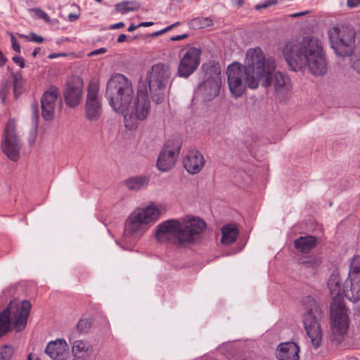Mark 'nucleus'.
Wrapping results in <instances>:
<instances>
[{
  "label": "nucleus",
  "instance_id": "f257e3e1",
  "mask_svg": "<svg viewBox=\"0 0 360 360\" xmlns=\"http://www.w3.org/2000/svg\"><path fill=\"white\" fill-rule=\"evenodd\" d=\"M274 68V60L266 59L260 48L248 49L244 65L235 62L227 68V82L231 96L241 97L247 87L256 89L261 81L264 87L269 86L271 73Z\"/></svg>",
  "mask_w": 360,
  "mask_h": 360
},
{
  "label": "nucleus",
  "instance_id": "f03ea898",
  "mask_svg": "<svg viewBox=\"0 0 360 360\" xmlns=\"http://www.w3.org/2000/svg\"><path fill=\"white\" fill-rule=\"evenodd\" d=\"M105 96L112 109L123 115L128 129L135 128L138 121L144 120L149 113L150 105L146 88L139 89L134 98L132 84L122 74H115L108 80Z\"/></svg>",
  "mask_w": 360,
  "mask_h": 360
},
{
  "label": "nucleus",
  "instance_id": "7ed1b4c3",
  "mask_svg": "<svg viewBox=\"0 0 360 360\" xmlns=\"http://www.w3.org/2000/svg\"><path fill=\"white\" fill-rule=\"evenodd\" d=\"M283 55L294 71L307 69L315 76L325 75L328 64L323 51V42L315 37H304L301 41L291 39L283 48Z\"/></svg>",
  "mask_w": 360,
  "mask_h": 360
},
{
  "label": "nucleus",
  "instance_id": "20e7f679",
  "mask_svg": "<svg viewBox=\"0 0 360 360\" xmlns=\"http://www.w3.org/2000/svg\"><path fill=\"white\" fill-rule=\"evenodd\" d=\"M206 228L205 221L191 214L167 219L156 226L155 239L160 243H195Z\"/></svg>",
  "mask_w": 360,
  "mask_h": 360
},
{
  "label": "nucleus",
  "instance_id": "39448f33",
  "mask_svg": "<svg viewBox=\"0 0 360 360\" xmlns=\"http://www.w3.org/2000/svg\"><path fill=\"white\" fill-rule=\"evenodd\" d=\"M328 288L332 297L330 304V340L340 342L349 326V316L342 297V281L338 273L333 272L328 281Z\"/></svg>",
  "mask_w": 360,
  "mask_h": 360
},
{
  "label": "nucleus",
  "instance_id": "423d86ee",
  "mask_svg": "<svg viewBox=\"0 0 360 360\" xmlns=\"http://www.w3.org/2000/svg\"><path fill=\"white\" fill-rule=\"evenodd\" d=\"M165 212L163 205H157L153 202H150L146 206L136 208L126 220L125 230L131 234L142 236Z\"/></svg>",
  "mask_w": 360,
  "mask_h": 360
},
{
  "label": "nucleus",
  "instance_id": "0eeeda50",
  "mask_svg": "<svg viewBox=\"0 0 360 360\" xmlns=\"http://www.w3.org/2000/svg\"><path fill=\"white\" fill-rule=\"evenodd\" d=\"M32 304L28 300L20 304L11 302L7 309L0 313V337L4 335L13 328L16 332L22 330L26 325Z\"/></svg>",
  "mask_w": 360,
  "mask_h": 360
},
{
  "label": "nucleus",
  "instance_id": "6e6552de",
  "mask_svg": "<svg viewBox=\"0 0 360 360\" xmlns=\"http://www.w3.org/2000/svg\"><path fill=\"white\" fill-rule=\"evenodd\" d=\"M355 30L347 26H334L328 31L331 49L339 57L352 56L356 48Z\"/></svg>",
  "mask_w": 360,
  "mask_h": 360
},
{
  "label": "nucleus",
  "instance_id": "1a4fd4ad",
  "mask_svg": "<svg viewBox=\"0 0 360 360\" xmlns=\"http://www.w3.org/2000/svg\"><path fill=\"white\" fill-rule=\"evenodd\" d=\"M305 312L302 314V323L304 330L310 339L311 345L315 349L321 347L323 340V331L317 316L321 314V308L316 301L311 297H307L304 300Z\"/></svg>",
  "mask_w": 360,
  "mask_h": 360
},
{
  "label": "nucleus",
  "instance_id": "9d476101",
  "mask_svg": "<svg viewBox=\"0 0 360 360\" xmlns=\"http://www.w3.org/2000/svg\"><path fill=\"white\" fill-rule=\"evenodd\" d=\"M171 69L169 65L159 63L153 65L147 72L146 79L150 92L158 91L152 95V99L156 103L162 102L164 96L160 91H163L169 82Z\"/></svg>",
  "mask_w": 360,
  "mask_h": 360
},
{
  "label": "nucleus",
  "instance_id": "9b49d317",
  "mask_svg": "<svg viewBox=\"0 0 360 360\" xmlns=\"http://www.w3.org/2000/svg\"><path fill=\"white\" fill-rule=\"evenodd\" d=\"M1 148L9 160L13 162L19 160L22 142L13 120H9L5 126Z\"/></svg>",
  "mask_w": 360,
  "mask_h": 360
},
{
  "label": "nucleus",
  "instance_id": "f8f14e48",
  "mask_svg": "<svg viewBox=\"0 0 360 360\" xmlns=\"http://www.w3.org/2000/svg\"><path fill=\"white\" fill-rule=\"evenodd\" d=\"M221 84L220 69L217 67H211L207 70L205 79L199 85L198 92L202 95L204 100L211 101L219 94Z\"/></svg>",
  "mask_w": 360,
  "mask_h": 360
},
{
  "label": "nucleus",
  "instance_id": "ddd939ff",
  "mask_svg": "<svg viewBox=\"0 0 360 360\" xmlns=\"http://www.w3.org/2000/svg\"><path fill=\"white\" fill-rule=\"evenodd\" d=\"M202 51L196 47H189L180 58L177 69V75L181 77L187 78L192 75L200 63Z\"/></svg>",
  "mask_w": 360,
  "mask_h": 360
},
{
  "label": "nucleus",
  "instance_id": "4468645a",
  "mask_svg": "<svg viewBox=\"0 0 360 360\" xmlns=\"http://www.w3.org/2000/svg\"><path fill=\"white\" fill-rule=\"evenodd\" d=\"M86 116L89 120H97L102 113L101 99L98 96V85L89 84L85 104Z\"/></svg>",
  "mask_w": 360,
  "mask_h": 360
},
{
  "label": "nucleus",
  "instance_id": "2eb2a0df",
  "mask_svg": "<svg viewBox=\"0 0 360 360\" xmlns=\"http://www.w3.org/2000/svg\"><path fill=\"white\" fill-rule=\"evenodd\" d=\"M60 103V91L55 86H50L41 98L42 116L46 120H51L54 117L56 105Z\"/></svg>",
  "mask_w": 360,
  "mask_h": 360
},
{
  "label": "nucleus",
  "instance_id": "dca6fc26",
  "mask_svg": "<svg viewBox=\"0 0 360 360\" xmlns=\"http://www.w3.org/2000/svg\"><path fill=\"white\" fill-rule=\"evenodd\" d=\"M180 151V146L176 143L174 146L166 145L161 150L158 160L157 167L161 172L170 170L175 165L177 156Z\"/></svg>",
  "mask_w": 360,
  "mask_h": 360
},
{
  "label": "nucleus",
  "instance_id": "f3484780",
  "mask_svg": "<svg viewBox=\"0 0 360 360\" xmlns=\"http://www.w3.org/2000/svg\"><path fill=\"white\" fill-rule=\"evenodd\" d=\"M182 164L186 171L193 175L202 171L205 165V159L200 151L190 150L184 156Z\"/></svg>",
  "mask_w": 360,
  "mask_h": 360
},
{
  "label": "nucleus",
  "instance_id": "a211bd4d",
  "mask_svg": "<svg viewBox=\"0 0 360 360\" xmlns=\"http://www.w3.org/2000/svg\"><path fill=\"white\" fill-rule=\"evenodd\" d=\"M45 353L53 360H64L69 355V346L64 339H57L48 343Z\"/></svg>",
  "mask_w": 360,
  "mask_h": 360
},
{
  "label": "nucleus",
  "instance_id": "6ab92c4d",
  "mask_svg": "<svg viewBox=\"0 0 360 360\" xmlns=\"http://www.w3.org/2000/svg\"><path fill=\"white\" fill-rule=\"evenodd\" d=\"M82 84L79 78L68 84L64 93L65 103L70 107H75L82 100Z\"/></svg>",
  "mask_w": 360,
  "mask_h": 360
},
{
  "label": "nucleus",
  "instance_id": "aec40b11",
  "mask_svg": "<svg viewBox=\"0 0 360 360\" xmlns=\"http://www.w3.org/2000/svg\"><path fill=\"white\" fill-rule=\"evenodd\" d=\"M271 84L274 85V90L278 96H285L290 89V79L281 72H275V69L271 73Z\"/></svg>",
  "mask_w": 360,
  "mask_h": 360
},
{
  "label": "nucleus",
  "instance_id": "412c9836",
  "mask_svg": "<svg viewBox=\"0 0 360 360\" xmlns=\"http://www.w3.org/2000/svg\"><path fill=\"white\" fill-rule=\"evenodd\" d=\"M300 347L293 342H285L278 345L276 356L279 360H298Z\"/></svg>",
  "mask_w": 360,
  "mask_h": 360
},
{
  "label": "nucleus",
  "instance_id": "4be33fe9",
  "mask_svg": "<svg viewBox=\"0 0 360 360\" xmlns=\"http://www.w3.org/2000/svg\"><path fill=\"white\" fill-rule=\"evenodd\" d=\"M316 245L317 239L312 236H300L294 241V245L296 250L302 253L310 252Z\"/></svg>",
  "mask_w": 360,
  "mask_h": 360
},
{
  "label": "nucleus",
  "instance_id": "5701e85b",
  "mask_svg": "<svg viewBox=\"0 0 360 360\" xmlns=\"http://www.w3.org/2000/svg\"><path fill=\"white\" fill-rule=\"evenodd\" d=\"M221 231L222 235L221 243L224 245H229L235 242L239 233L236 226L233 224L223 226Z\"/></svg>",
  "mask_w": 360,
  "mask_h": 360
},
{
  "label": "nucleus",
  "instance_id": "b1692460",
  "mask_svg": "<svg viewBox=\"0 0 360 360\" xmlns=\"http://www.w3.org/2000/svg\"><path fill=\"white\" fill-rule=\"evenodd\" d=\"M349 288L344 289L345 297L353 302L360 300V277L349 279Z\"/></svg>",
  "mask_w": 360,
  "mask_h": 360
},
{
  "label": "nucleus",
  "instance_id": "393cba45",
  "mask_svg": "<svg viewBox=\"0 0 360 360\" xmlns=\"http://www.w3.org/2000/svg\"><path fill=\"white\" fill-rule=\"evenodd\" d=\"M299 263L307 269L316 270L321 264L322 259L318 255H307L299 259Z\"/></svg>",
  "mask_w": 360,
  "mask_h": 360
},
{
  "label": "nucleus",
  "instance_id": "a878e982",
  "mask_svg": "<svg viewBox=\"0 0 360 360\" xmlns=\"http://www.w3.org/2000/svg\"><path fill=\"white\" fill-rule=\"evenodd\" d=\"M148 184V179L145 176H135L126 181V186L130 190L138 191Z\"/></svg>",
  "mask_w": 360,
  "mask_h": 360
},
{
  "label": "nucleus",
  "instance_id": "bb28decb",
  "mask_svg": "<svg viewBox=\"0 0 360 360\" xmlns=\"http://www.w3.org/2000/svg\"><path fill=\"white\" fill-rule=\"evenodd\" d=\"M89 345L82 340H76L73 342L72 352L75 356L82 358L89 351Z\"/></svg>",
  "mask_w": 360,
  "mask_h": 360
},
{
  "label": "nucleus",
  "instance_id": "cd10ccee",
  "mask_svg": "<svg viewBox=\"0 0 360 360\" xmlns=\"http://www.w3.org/2000/svg\"><path fill=\"white\" fill-rule=\"evenodd\" d=\"M190 26L194 29H203L213 25V21L210 18L198 17L191 20Z\"/></svg>",
  "mask_w": 360,
  "mask_h": 360
},
{
  "label": "nucleus",
  "instance_id": "c85d7f7f",
  "mask_svg": "<svg viewBox=\"0 0 360 360\" xmlns=\"http://www.w3.org/2000/svg\"><path fill=\"white\" fill-rule=\"evenodd\" d=\"M139 6L133 1H122L117 4L115 6V9L120 13H126L129 11H133L138 9Z\"/></svg>",
  "mask_w": 360,
  "mask_h": 360
},
{
  "label": "nucleus",
  "instance_id": "c756f323",
  "mask_svg": "<svg viewBox=\"0 0 360 360\" xmlns=\"http://www.w3.org/2000/svg\"><path fill=\"white\" fill-rule=\"evenodd\" d=\"M360 277V256L354 257L351 262L349 279Z\"/></svg>",
  "mask_w": 360,
  "mask_h": 360
},
{
  "label": "nucleus",
  "instance_id": "7c9ffc66",
  "mask_svg": "<svg viewBox=\"0 0 360 360\" xmlns=\"http://www.w3.org/2000/svg\"><path fill=\"white\" fill-rule=\"evenodd\" d=\"M14 353V349L9 345L0 347V360H10Z\"/></svg>",
  "mask_w": 360,
  "mask_h": 360
},
{
  "label": "nucleus",
  "instance_id": "2f4dec72",
  "mask_svg": "<svg viewBox=\"0 0 360 360\" xmlns=\"http://www.w3.org/2000/svg\"><path fill=\"white\" fill-rule=\"evenodd\" d=\"M13 94L15 97H18L20 93L21 89L22 88V80L20 75H13Z\"/></svg>",
  "mask_w": 360,
  "mask_h": 360
},
{
  "label": "nucleus",
  "instance_id": "473e14b6",
  "mask_svg": "<svg viewBox=\"0 0 360 360\" xmlns=\"http://www.w3.org/2000/svg\"><path fill=\"white\" fill-rule=\"evenodd\" d=\"M30 13H33L35 18L43 19L46 22H50L51 20L47 13L40 8H32L30 10Z\"/></svg>",
  "mask_w": 360,
  "mask_h": 360
},
{
  "label": "nucleus",
  "instance_id": "72a5a7b5",
  "mask_svg": "<svg viewBox=\"0 0 360 360\" xmlns=\"http://www.w3.org/2000/svg\"><path fill=\"white\" fill-rule=\"evenodd\" d=\"M351 67L358 73H360V53L356 52V54L350 60Z\"/></svg>",
  "mask_w": 360,
  "mask_h": 360
},
{
  "label": "nucleus",
  "instance_id": "f704fd0d",
  "mask_svg": "<svg viewBox=\"0 0 360 360\" xmlns=\"http://www.w3.org/2000/svg\"><path fill=\"white\" fill-rule=\"evenodd\" d=\"M91 328V322L88 319H82L77 323V328L81 332H86Z\"/></svg>",
  "mask_w": 360,
  "mask_h": 360
},
{
  "label": "nucleus",
  "instance_id": "c9c22d12",
  "mask_svg": "<svg viewBox=\"0 0 360 360\" xmlns=\"http://www.w3.org/2000/svg\"><path fill=\"white\" fill-rule=\"evenodd\" d=\"M31 111H32V115L33 125L34 126V127H37V124H38V118H39V110H38V105L37 103H34L32 104Z\"/></svg>",
  "mask_w": 360,
  "mask_h": 360
},
{
  "label": "nucleus",
  "instance_id": "e433bc0d",
  "mask_svg": "<svg viewBox=\"0 0 360 360\" xmlns=\"http://www.w3.org/2000/svg\"><path fill=\"white\" fill-rule=\"evenodd\" d=\"M278 0H266L262 4H257L255 6L256 10H261L263 8H266L269 6H274L277 4Z\"/></svg>",
  "mask_w": 360,
  "mask_h": 360
},
{
  "label": "nucleus",
  "instance_id": "4c0bfd02",
  "mask_svg": "<svg viewBox=\"0 0 360 360\" xmlns=\"http://www.w3.org/2000/svg\"><path fill=\"white\" fill-rule=\"evenodd\" d=\"M9 85L8 83L3 84L1 89H0V98L3 103H5L6 96L9 92Z\"/></svg>",
  "mask_w": 360,
  "mask_h": 360
},
{
  "label": "nucleus",
  "instance_id": "58836bf2",
  "mask_svg": "<svg viewBox=\"0 0 360 360\" xmlns=\"http://www.w3.org/2000/svg\"><path fill=\"white\" fill-rule=\"evenodd\" d=\"M12 49L18 53L20 52V46L17 41L13 33H10Z\"/></svg>",
  "mask_w": 360,
  "mask_h": 360
},
{
  "label": "nucleus",
  "instance_id": "ea45409f",
  "mask_svg": "<svg viewBox=\"0 0 360 360\" xmlns=\"http://www.w3.org/2000/svg\"><path fill=\"white\" fill-rule=\"evenodd\" d=\"M106 51H107V49L103 47V48H100V49H98L96 50L89 52L87 54V56L89 57H92V56H96L98 54H103V53H106Z\"/></svg>",
  "mask_w": 360,
  "mask_h": 360
},
{
  "label": "nucleus",
  "instance_id": "a19ab883",
  "mask_svg": "<svg viewBox=\"0 0 360 360\" xmlns=\"http://www.w3.org/2000/svg\"><path fill=\"white\" fill-rule=\"evenodd\" d=\"M13 62L18 65L21 68L25 67V60L20 56H14L13 58Z\"/></svg>",
  "mask_w": 360,
  "mask_h": 360
},
{
  "label": "nucleus",
  "instance_id": "79ce46f5",
  "mask_svg": "<svg viewBox=\"0 0 360 360\" xmlns=\"http://www.w3.org/2000/svg\"><path fill=\"white\" fill-rule=\"evenodd\" d=\"M176 24L177 23L172 24V25L168 26L167 27H166V28H165V29H163L162 30L158 31V32L152 34V36L153 37H155V36H158L160 34H163V33H165V32L172 30L174 27L176 26Z\"/></svg>",
  "mask_w": 360,
  "mask_h": 360
},
{
  "label": "nucleus",
  "instance_id": "37998d69",
  "mask_svg": "<svg viewBox=\"0 0 360 360\" xmlns=\"http://www.w3.org/2000/svg\"><path fill=\"white\" fill-rule=\"evenodd\" d=\"M30 41H33L37 43H41L44 41L43 37L37 36L36 34L32 32L30 34Z\"/></svg>",
  "mask_w": 360,
  "mask_h": 360
},
{
  "label": "nucleus",
  "instance_id": "c03bdc74",
  "mask_svg": "<svg viewBox=\"0 0 360 360\" xmlns=\"http://www.w3.org/2000/svg\"><path fill=\"white\" fill-rule=\"evenodd\" d=\"M360 5V0H347V6L349 8H355Z\"/></svg>",
  "mask_w": 360,
  "mask_h": 360
},
{
  "label": "nucleus",
  "instance_id": "a18cd8bd",
  "mask_svg": "<svg viewBox=\"0 0 360 360\" xmlns=\"http://www.w3.org/2000/svg\"><path fill=\"white\" fill-rule=\"evenodd\" d=\"M309 13V11H303V12H299V13H295L289 15V17L290 18H298V17H300V16L305 15L308 14Z\"/></svg>",
  "mask_w": 360,
  "mask_h": 360
},
{
  "label": "nucleus",
  "instance_id": "49530a36",
  "mask_svg": "<svg viewBox=\"0 0 360 360\" xmlns=\"http://www.w3.org/2000/svg\"><path fill=\"white\" fill-rule=\"evenodd\" d=\"M124 27V23L122 22H118V23H115V24L111 25L110 27V29H111V30H117V29L122 28Z\"/></svg>",
  "mask_w": 360,
  "mask_h": 360
},
{
  "label": "nucleus",
  "instance_id": "de8ad7c7",
  "mask_svg": "<svg viewBox=\"0 0 360 360\" xmlns=\"http://www.w3.org/2000/svg\"><path fill=\"white\" fill-rule=\"evenodd\" d=\"M356 37L357 38V45L355 48L356 52L360 53V31L357 32Z\"/></svg>",
  "mask_w": 360,
  "mask_h": 360
},
{
  "label": "nucleus",
  "instance_id": "09e8293b",
  "mask_svg": "<svg viewBox=\"0 0 360 360\" xmlns=\"http://www.w3.org/2000/svg\"><path fill=\"white\" fill-rule=\"evenodd\" d=\"M6 62V58L4 57L3 53L0 51V67L4 66Z\"/></svg>",
  "mask_w": 360,
  "mask_h": 360
},
{
  "label": "nucleus",
  "instance_id": "8fccbe9b",
  "mask_svg": "<svg viewBox=\"0 0 360 360\" xmlns=\"http://www.w3.org/2000/svg\"><path fill=\"white\" fill-rule=\"evenodd\" d=\"M78 18L79 15L75 13H70L68 15V20L72 22L77 20Z\"/></svg>",
  "mask_w": 360,
  "mask_h": 360
},
{
  "label": "nucleus",
  "instance_id": "3c124183",
  "mask_svg": "<svg viewBox=\"0 0 360 360\" xmlns=\"http://www.w3.org/2000/svg\"><path fill=\"white\" fill-rule=\"evenodd\" d=\"M154 23L153 22H141L139 23L137 27H149V26H151L153 25Z\"/></svg>",
  "mask_w": 360,
  "mask_h": 360
},
{
  "label": "nucleus",
  "instance_id": "603ef678",
  "mask_svg": "<svg viewBox=\"0 0 360 360\" xmlns=\"http://www.w3.org/2000/svg\"><path fill=\"white\" fill-rule=\"evenodd\" d=\"M127 35H126V34H120V35L118 37V38H117V42H119V43H122V42H124V41L127 39Z\"/></svg>",
  "mask_w": 360,
  "mask_h": 360
},
{
  "label": "nucleus",
  "instance_id": "864d4df0",
  "mask_svg": "<svg viewBox=\"0 0 360 360\" xmlns=\"http://www.w3.org/2000/svg\"><path fill=\"white\" fill-rule=\"evenodd\" d=\"M186 37V34H181V35H177L176 37H174L172 38V39L173 41H179V40L185 39Z\"/></svg>",
  "mask_w": 360,
  "mask_h": 360
},
{
  "label": "nucleus",
  "instance_id": "5fc2aeb1",
  "mask_svg": "<svg viewBox=\"0 0 360 360\" xmlns=\"http://www.w3.org/2000/svg\"><path fill=\"white\" fill-rule=\"evenodd\" d=\"M233 1L238 7L243 6L245 3V0H233Z\"/></svg>",
  "mask_w": 360,
  "mask_h": 360
},
{
  "label": "nucleus",
  "instance_id": "6e6d98bb",
  "mask_svg": "<svg viewBox=\"0 0 360 360\" xmlns=\"http://www.w3.org/2000/svg\"><path fill=\"white\" fill-rule=\"evenodd\" d=\"M18 36H19V37L24 39L26 41H30V35L28 36V35H25V34H18Z\"/></svg>",
  "mask_w": 360,
  "mask_h": 360
},
{
  "label": "nucleus",
  "instance_id": "4d7b16f0",
  "mask_svg": "<svg viewBox=\"0 0 360 360\" xmlns=\"http://www.w3.org/2000/svg\"><path fill=\"white\" fill-rule=\"evenodd\" d=\"M139 27H137L134 25L133 24H131L129 27H128V31L129 32H133L135 30H136L137 28H139Z\"/></svg>",
  "mask_w": 360,
  "mask_h": 360
},
{
  "label": "nucleus",
  "instance_id": "13d9d810",
  "mask_svg": "<svg viewBox=\"0 0 360 360\" xmlns=\"http://www.w3.org/2000/svg\"><path fill=\"white\" fill-rule=\"evenodd\" d=\"M27 360H41L38 357L34 359V356L32 353H30L27 356Z\"/></svg>",
  "mask_w": 360,
  "mask_h": 360
},
{
  "label": "nucleus",
  "instance_id": "bf43d9fd",
  "mask_svg": "<svg viewBox=\"0 0 360 360\" xmlns=\"http://www.w3.org/2000/svg\"><path fill=\"white\" fill-rule=\"evenodd\" d=\"M38 51H39V49H35L34 50V51L32 52L33 56H36L37 55V53H38Z\"/></svg>",
  "mask_w": 360,
  "mask_h": 360
},
{
  "label": "nucleus",
  "instance_id": "052dcab7",
  "mask_svg": "<svg viewBox=\"0 0 360 360\" xmlns=\"http://www.w3.org/2000/svg\"><path fill=\"white\" fill-rule=\"evenodd\" d=\"M96 1H98V2H100V1H101L102 0H96Z\"/></svg>",
  "mask_w": 360,
  "mask_h": 360
}]
</instances>
